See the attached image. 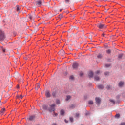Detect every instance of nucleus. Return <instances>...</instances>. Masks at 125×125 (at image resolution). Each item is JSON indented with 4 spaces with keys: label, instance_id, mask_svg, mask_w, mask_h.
<instances>
[{
    "label": "nucleus",
    "instance_id": "28",
    "mask_svg": "<svg viewBox=\"0 0 125 125\" xmlns=\"http://www.w3.org/2000/svg\"><path fill=\"white\" fill-rule=\"evenodd\" d=\"M105 76H109V72H106L104 73Z\"/></svg>",
    "mask_w": 125,
    "mask_h": 125
},
{
    "label": "nucleus",
    "instance_id": "26",
    "mask_svg": "<svg viewBox=\"0 0 125 125\" xmlns=\"http://www.w3.org/2000/svg\"><path fill=\"white\" fill-rule=\"evenodd\" d=\"M61 53L62 54V55L63 54H65V51L63 50H62L61 51Z\"/></svg>",
    "mask_w": 125,
    "mask_h": 125
},
{
    "label": "nucleus",
    "instance_id": "1",
    "mask_svg": "<svg viewBox=\"0 0 125 125\" xmlns=\"http://www.w3.org/2000/svg\"><path fill=\"white\" fill-rule=\"evenodd\" d=\"M95 74H96V75L94 77L95 81H99V80H100V77L97 76V75H99V74H100V71L98 70L96 71Z\"/></svg>",
    "mask_w": 125,
    "mask_h": 125
},
{
    "label": "nucleus",
    "instance_id": "38",
    "mask_svg": "<svg viewBox=\"0 0 125 125\" xmlns=\"http://www.w3.org/2000/svg\"><path fill=\"white\" fill-rule=\"evenodd\" d=\"M106 88H107V89H110V88H111V86H107L106 87Z\"/></svg>",
    "mask_w": 125,
    "mask_h": 125
},
{
    "label": "nucleus",
    "instance_id": "2",
    "mask_svg": "<svg viewBox=\"0 0 125 125\" xmlns=\"http://www.w3.org/2000/svg\"><path fill=\"white\" fill-rule=\"evenodd\" d=\"M55 104H53L50 106V109H49V112H53L55 110Z\"/></svg>",
    "mask_w": 125,
    "mask_h": 125
},
{
    "label": "nucleus",
    "instance_id": "34",
    "mask_svg": "<svg viewBox=\"0 0 125 125\" xmlns=\"http://www.w3.org/2000/svg\"><path fill=\"white\" fill-rule=\"evenodd\" d=\"M59 18H63V15H60L59 16Z\"/></svg>",
    "mask_w": 125,
    "mask_h": 125
},
{
    "label": "nucleus",
    "instance_id": "43",
    "mask_svg": "<svg viewBox=\"0 0 125 125\" xmlns=\"http://www.w3.org/2000/svg\"><path fill=\"white\" fill-rule=\"evenodd\" d=\"M102 35L103 36V37H104V36H105V34L104 33H103Z\"/></svg>",
    "mask_w": 125,
    "mask_h": 125
},
{
    "label": "nucleus",
    "instance_id": "12",
    "mask_svg": "<svg viewBox=\"0 0 125 125\" xmlns=\"http://www.w3.org/2000/svg\"><path fill=\"white\" fill-rule=\"evenodd\" d=\"M97 58L101 59V58H102V57H103V56L101 54H99L97 55Z\"/></svg>",
    "mask_w": 125,
    "mask_h": 125
},
{
    "label": "nucleus",
    "instance_id": "15",
    "mask_svg": "<svg viewBox=\"0 0 125 125\" xmlns=\"http://www.w3.org/2000/svg\"><path fill=\"white\" fill-rule=\"evenodd\" d=\"M29 19L32 20L34 19V16H33L32 15H29Z\"/></svg>",
    "mask_w": 125,
    "mask_h": 125
},
{
    "label": "nucleus",
    "instance_id": "7",
    "mask_svg": "<svg viewBox=\"0 0 125 125\" xmlns=\"http://www.w3.org/2000/svg\"><path fill=\"white\" fill-rule=\"evenodd\" d=\"M45 95L46 97H50V91L47 90L45 92Z\"/></svg>",
    "mask_w": 125,
    "mask_h": 125
},
{
    "label": "nucleus",
    "instance_id": "16",
    "mask_svg": "<svg viewBox=\"0 0 125 125\" xmlns=\"http://www.w3.org/2000/svg\"><path fill=\"white\" fill-rule=\"evenodd\" d=\"M34 119H35V116H30L29 118V120L30 121H33V120H34Z\"/></svg>",
    "mask_w": 125,
    "mask_h": 125
},
{
    "label": "nucleus",
    "instance_id": "10",
    "mask_svg": "<svg viewBox=\"0 0 125 125\" xmlns=\"http://www.w3.org/2000/svg\"><path fill=\"white\" fill-rule=\"evenodd\" d=\"M124 85V82L121 81L119 83V86L122 87Z\"/></svg>",
    "mask_w": 125,
    "mask_h": 125
},
{
    "label": "nucleus",
    "instance_id": "25",
    "mask_svg": "<svg viewBox=\"0 0 125 125\" xmlns=\"http://www.w3.org/2000/svg\"><path fill=\"white\" fill-rule=\"evenodd\" d=\"M56 102L57 104H60V101L59 100H57Z\"/></svg>",
    "mask_w": 125,
    "mask_h": 125
},
{
    "label": "nucleus",
    "instance_id": "11",
    "mask_svg": "<svg viewBox=\"0 0 125 125\" xmlns=\"http://www.w3.org/2000/svg\"><path fill=\"white\" fill-rule=\"evenodd\" d=\"M98 88L99 89H103L104 88V86L102 85H99L98 86Z\"/></svg>",
    "mask_w": 125,
    "mask_h": 125
},
{
    "label": "nucleus",
    "instance_id": "37",
    "mask_svg": "<svg viewBox=\"0 0 125 125\" xmlns=\"http://www.w3.org/2000/svg\"><path fill=\"white\" fill-rule=\"evenodd\" d=\"M110 66H111V65H110V64H106V65H105V66H106V67H110Z\"/></svg>",
    "mask_w": 125,
    "mask_h": 125
},
{
    "label": "nucleus",
    "instance_id": "47",
    "mask_svg": "<svg viewBox=\"0 0 125 125\" xmlns=\"http://www.w3.org/2000/svg\"><path fill=\"white\" fill-rule=\"evenodd\" d=\"M60 11H62V9H61V10H60Z\"/></svg>",
    "mask_w": 125,
    "mask_h": 125
},
{
    "label": "nucleus",
    "instance_id": "33",
    "mask_svg": "<svg viewBox=\"0 0 125 125\" xmlns=\"http://www.w3.org/2000/svg\"><path fill=\"white\" fill-rule=\"evenodd\" d=\"M80 116V114L78 113H77L76 114V117H79Z\"/></svg>",
    "mask_w": 125,
    "mask_h": 125
},
{
    "label": "nucleus",
    "instance_id": "3",
    "mask_svg": "<svg viewBox=\"0 0 125 125\" xmlns=\"http://www.w3.org/2000/svg\"><path fill=\"white\" fill-rule=\"evenodd\" d=\"M2 40H4V34L2 31L0 30V41H2Z\"/></svg>",
    "mask_w": 125,
    "mask_h": 125
},
{
    "label": "nucleus",
    "instance_id": "32",
    "mask_svg": "<svg viewBox=\"0 0 125 125\" xmlns=\"http://www.w3.org/2000/svg\"><path fill=\"white\" fill-rule=\"evenodd\" d=\"M80 76L81 77H83V73L81 72L80 74Z\"/></svg>",
    "mask_w": 125,
    "mask_h": 125
},
{
    "label": "nucleus",
    "instance_id": "24",
    "mask_svg": "<svg viewBox=\"0 0 125 125\" xmlns=\"http://www.w3.org/2000/svg\"><path fill=\"white\" fill-rule=\"evenodd\" d=\"M69 120L71 122H74V119H73V117H70Z\"/></svg>",
    "mask_w": 125,
    "mask_h": 125
},
{
    "label": "nucleus",
    "instance_id": "30",
    "mask_svg": "<svg viewBox=\"0 0 125 125\" xmlns=\"http://www.w3.org/2000/svg\"><path fill=\"white\" fill-rule=\"evenodd\" d=\"M116 118H120V114H117L115 115Z\"/></svg>",
    "mask_w": 125,
    "mask_h": 125
},
{
    "label": "nucleus",
    "instance_id": "21",
    "mask_svg": "<svg viewBox=\"0 0 125 125\" xmlns=\"http://www.w3.org/2000/svg\"><path fill=\"white\" fill-rule=\"evenodd\" d=\"M123 57V54H120L119 55H118V58L119 59H121Z\"/></svg>",
    "mask_w": 125,
    "mask_h": 125
},
{
    "label": "nucleus",
    "instance_id": "31",
    "mask_svg": "<svg viewBox=\"0 0 125 125\" xmlns=\"http://www.w3.org/2000/svg\"><path fill=\"white\" fill-rule=\"evenodd\" d=\"M110 102H112L113 104H115V101L114 100H110Z\"/></svg>",
    "mask_w": 125,
    "mask_h": 125
},
{
    "label": "nucleus",
    "instance_id": "41",
    "mask_svg": "<svg viewBox=\"0 0 125 125\" xmlns=\"http://www.w3.org/2000/svg\"><path fill=\"white\" fill-rule=\"evenodd\" d=\"M44 109H47V107H46V106H45V107H43Z\"/></svg>",
    "mask_w": 125,
    "mask_h": 125
},
{
    "label": "nucleus",
    "instance_id": "8",
    "mask_svg": "<svg viewBox=\"0 0 125 125\" xmlns=\"http://www.w3.org/2000/svg\"><path fill=\"white\" fill-rule=\"evenodd\" d=\"M89 78H92L93 77V72L89 71L88 73Z\"/></svg>",
    "mask_w": 125,
    "mask_h": 125
},
{
    "label": "nucleus",
    "instance_id": "9",
    "mask_svg": "<svg viewBox=\"0 0 125 125\" xmlns=\"http://www.w3.org/2000/svg\"><path fill=\"white\" fill-rule=\"evenodd\" d=\"M42 1L41 0L38 1L36 2V5H37V6H41V5H42Z\"/></svg>",
    "mask_w": 125,
    "mask_h": 125
},
{
    "label": "nucleus",
    "instance_id": "27",
    "mask_svg": "<svg viewBox=\"0 0 125 125\" xmlns=\"http://www.w3.org/2000/svg\"><path fill=\"white\" fill-rule=\"evenodd\" d=\"M58 114H57V113H55V112H54V117H57Z\"/></svg>",
    "mask_w": 125,
    "mask_h": 125
},
{
    "label": "nucleus",
    "instance_id": "20",
    "mask_svg": "<svg viewBox=\"0 0 125 125\" xmlns=\"http://www.w3.org/2000/svg\"><path fill=\"white\" fill-rule=\"evenodd\" d=\"M40 83H37V85H36V89L38 90L39 89V88H40Z\"/></svg>",
    "mask_w": 125,
    "mask_h": 125
},
{
    "label": "nucleus",
    "instance_id": "44",
    "mask_svg": "<svg viewBox=\"0 0 125 125\" xmlns=\"http://www.w3.org/2000/svg\"><path fill=\"white\" fill-rule=\"evenodd\" d=\"M17 88H19V85H17Z\"/></svg>",
    "mask_w": 125,
    "mask_h": 125
},
{
    "label": "nucleus",
    "instance_id": "18",
    "mask_svg": "<svg viewBox=\"0 0 125 125\" xmlns=\"http://www.w3.org/2000/svg\"><path fill=\"white\" fill-rule=\"evenodd\" d=\"M17 98H21V99H22V98H23V96H22V95H20V96L17 95Z\"/></svg>",
    "mask_w": 125,
    "mask_h": 125
},
{
    "label": "nucleus",
    "instance_id": "5",
    "mask_svg": "<svg viewBox=\"0 0 125 125\" xmlns=\"http://www.w3.org/2000/svg\"><path fill=\"white\" fill-rule=\"evenodd\" d=\"M78 67H79V64H78V63L77 62L73 63L72 65V68H73V69H77Z\"/></svg>",
    "mask_w": 125,
    "mask_h": 125
},
{
    "label": "nucleus",
    "instance_id": "4",
    "mask_svg": "<svg viewBox=\"0 0 125 125\" xmlns=\"http://www.w3.org/2000/svg\"><path fill=\"white\" fill-rule=\"evenodd\" d=\"M98 27L99 29H104L105 28H107V26H106L105 24H102L101 23L98 24Z\"/></svg>",
    "mask_w": 125,
    "mask_h": 125
},
{
    "label": "nucleus",
    "instance_id": "23",
    "mask_svg": "<svg viewBox=\"0 0 125 125\" xmlns=\"http://www.w3.org/2000/svg\"><path fill=\"white\" fill-rule=\"evenodd\" d=\"M106 53H107L108 54H110V53H111V50H106Z\"/></svg>",
    "mask_w": 125,
    "mask_h": 125
},
{
    "label": "nucleus",
    "instance_id": "14",
    "mask_svg": "<svg viewBox=\"0 0 125 125\" xmlns=\"http://www.w3.org/2000/svg\"><path fill=\"white\" fill-rule=\"evenodd\" d=\"M4 112H5V108L2 109L1 111H0L1 115H3Z\"/></svg>",
    "mask_w": 125,
    "mask_h": 125
},
{
    "label": "nucleus",
    "instance_id": "36",
    "mask_svg": "<svg viewBox=\"0 0 125 125\" xmlns=\"http://www.w3.org/2000/svg\"><path fill=\"white\" fill-rule=\"evenodd\" d=\"M71 109H73V108H75V105L72 104L71 106Z\"/></svg>",
    "mask_w": 125,
    "mask_h": 125
},
{
    "label": "nucleus",
    "instance_id": "22",
    "mask_svg": "<svg viewBox=\"0 0 125 125\" xmlns=\"http://www.w3.org/2000/svg\"><path fill=\"white\" fill-rule=\"evenodd\" d=\"M88 103H89V104L90 105H92V104H93V101H89L88 102Z\"/></svg>",
    "mask_w": 125,
    "mask_h": 125
},
{
    "label": "nucleus",
    "instance_id": "19",
    "mask_svg": "<svg viewBox=\"0 0 125 125\" xmlns=\"http://www.w3.org/2000/svg\"><path fill=\"white\" fill-rule=\"evenodd\" d=\"M16 10L17 11H19V10H20V7L19 5L16 6Z\"/></svg>",
    "mask_w": 125,
    "mask_h": 125
},
{
    "label": "nucleus",
    "instance_id": "17",
    "mask_svg": "<svg viewBox=\"0 0 125 125\" xmlns=\"http://www.w3.org/2000/svg\"><path fill=\"white\" fill-rule=\"evenodd\" d=\"M69 99H71V96H67L66 99V101H68V100H69Z\"/></svg>",
    "mask_w": 125,
    "mask_h": 125
},
{
    "label": "nucleus",
    "instance_id": "6",
    "mask_svg": "<svg viewBox=\"0 0 125 125\" xmlns=\"http://www.w3.org/2000/svg\"><path fill=\"white\" fill-rule=\"evenodd\" d=\"M95 100L96 104H97V105H99V104H100V102H101V100L100 99V98L96 97L95 98Z\"/></svg>",
    "mask_w": 125,
    "mask_h": 125
},
{
    "label": "nucleus",
    "instance_id": "13",
    "mask_svg": "<svg viewBox=\"0 0 125 125\" xmlns=\"http://www.w3.org/2000/svg\"><path fill=\"white\" fill-rule=\"evenodd\" d=\"M60 114L62 116H63V115H64V114H65V111H64V110L62 109L61 110Z\"/></svg>",
    "mask_w": 125,
    "mask_h": 125
},
{
    "label": "nucleus",
    "instance_id": "46",
    "mask_svg": "<svg viewBox=\"0 0 125 125\" xmlns=\"http://www.w3.org/2000/svg\"><path fill=\"white\" fill-rule=\"evenodd\" d=\"M3 52H5V50L3 49Z\"/></svg>",
    "mask_w": 125,
    "mask_h": 125
},
{
    "label": "nucleus",
    "instance_id": "29",
    "mask_svg": "<svg viewBox=\"0 0 125 125\" xmlns=\"http://www.w3.org/2000/svg\"><path fill=\"white\" fill-rule=\"evenodd\" d=\"M65 3L68 4L70 2V0H65Z\"/></svg>",
    "mask_w": 125,
    "mask_h": 125
},
{
    "label": "nucleus",
    "instance_id": "35",
    "mask_svg": "<svg viewBox=\"0 0 125 125\" xmlns=\"http://www.w3.org/2000/svg\"><path fill=\"white\" fill-rule=\"evenodd\" d=\"M70 79L71 80H74V76H70Z\"/></svg>",
    "mask_w": 125,
    "mask_h": 125
},
{
    "label": "nucleus",
    "instance_id": "40",
    "mask_svg": "<svg viewBox=\"0 0 125 125\" xmlns=\"http://www.w3.org/2000/svg\"><path fill=\"white\" fill-rule=\"evenodd\" d=\"M120 125H125V123H122Z\"/></svg>",
    "mask_w": 125,
    "mask_h": 125
},
{
    "label": "nucleus",
    "instance_id": "39",
    "mask_svg": "<svg viewBox=\"0 0 125 125\" xmlns=\"http://www.w3.org/2000/svg\"><path fill=\"white\" fill-rule=\"evenodd\" d=\"M55 94H56L55 92H54L52 93L53 96H55Z\"/></svg>",
    "mask_w": 125,
    "mask_h": 125
},
{
    "label": "nucleus",
    "instance_id": "45",
    "mask_svg": "<svg viewBox=\"0 0 125 125\" xmlns=\"http://www.w3.org/2000/svg\"><path fill=\"white\" fill-rule=\"evenodd\" d=\"M52 125H56V124L53 123Z\"/></svg>",
    "mask_w": 125,
    "mask_h": 125
},
{
    "label": "nucleus",
    "instance_id": "42",
    "mask_svg": "<svg viewBox=\"0 0 125 125\" xmlns=\"http://www.w3.org/2000/svg\"><path fill=\"white\" fill-rule=\"evenodd\" d=\"M64 121L65 122V123H68V121H67L66 119H65Z\"/></svg>",
    "mask_w": 125,
    "mask_h": 125
}]
</instances>
